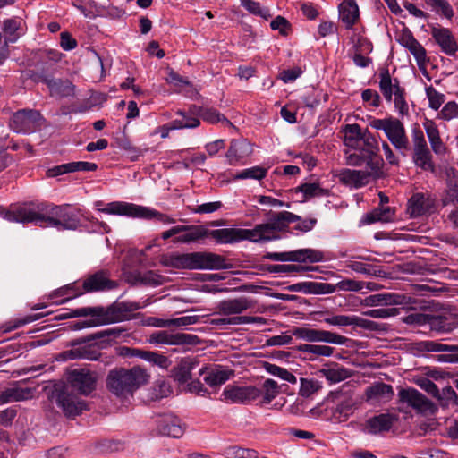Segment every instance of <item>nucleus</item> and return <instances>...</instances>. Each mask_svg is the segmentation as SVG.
<instances>
[{
  "label": "nucleus",
  "instance_id": "6ab92c4d",
  "mask_svg": "<svg viewBox=\"0 0 458 458\" xmlns=\"http://www.w3.org/2000/svg\"><path fill=\"white\" fill-rule=\"evenodd\" d=\"M252 152L253 148L250 141L245 139H234L231 140L225 157L229 165H238L245 164Z\"/></svg>",
  "mask_w": 458,
  "mask_h": 458
},
{
  "label": "nucleus",
  "instance_id": "7ed1b4c3",
  "mask_svg": "<svg viewBox=\"0 0 458 458\" xmlns=\"http://www.w3.org/2000/svg\"><path fill=\"white\" fill-rule=\"evenodd\" d=\"M161 263L167 267L189 270H220L232 267L223 256L208 251L168 253L162 257Z\"/></svg>",
  "mask_w": 458,
  "mask_h": 458
},
{
  "label": "nucleus",
  "instance_id": "774afa93",
  "mask_svg": "<svg viewBox=\"0 0 458 458\" xmlns=\"http://www.w3.org/2000/svg\"><path fill=\"white\" fill-rule=\"evenodd\" d=\"M411 140L413 144V151L428 148L424 132L418 126L413 127L411 130Z\"/></svg>",
  "mask_w": 458,
  "mask_h": 458
},
{
  "label": "nucleus",
  "instance_id": "338daca9",
  "mask_svg": "<svg viewBox=\"0 0 458 458\" xmlns=\"http://www.w3.org/2000/svg\"><path fill=\"white\" fill-rule=\"evenodd\" d=\"M399 314V310L396 308H380L369 310L363 312V315L374 318H387L395 317Z\"/></svg>",
  "mask_w": 458,
  "mask_h": 458
},
{
  "label": "nucleus",
  "instance_id": "a878e982",
  "mask_svg": "<svg viewBox=\"0 0 458 458\" xmlns=\"http://www.w3.org/2000/svg\"><path fill=\"white\" fill-rule=\"evenodd\" d=\"M432 37L439 45L443 52L451 55L457 50V44L452 32L443 27H434L431 31Z\"/></svg>",
  "mask_w": 458,
  "mask_h": 458
},
{
  "label": "nucleus",
  "instance_id": "680f3d73",
  "mask_svg": "<svg viewBox=\"0 0 458 458\" xmlns=\"http://www.w3.org/2000/svg\"><path fill=\"white\" fill-rule=\"evenodd\" d=\"M458 203V175L454 174L453 177L448 178L447 182V193L444 200V204Z\"/></svg>",
  "mask_w": 458,
  "mask_h": 458
},
{
  "label": "nucleus",
  "instance_id": "39448f33",
  "mask_svg": "<svg viewBox=\"0 0 458 458\" xmlns=\"http://www.w3.org/2000/svg\"><path fill=\"white\" fill-rule=\"evenodd\" d=\"M148 379V374L140 367H133L131 369H114L106 377V387L116 396L126 397L147 383Z\"/></svg>",
  "mask_w": 458,
  "mask_h": 458
},
{
  "label": "nucleus",
  "instance_id": "9b49d317",
  "mask_svg": "<svg viewBox=\"0 0 458 458\" xmlns=\"http://www.w3.org/2000/svg\"><path fill=\"white\" fill-rule=\"evenodd\" d=\"M264 259L274 261H293V262H320L324 259L321 251L312 249H301L288 252H267Z\"/></svg>",
  "mask_w": 458,
  "mask_h": 458
},
{
  "label": "nucleus",
  "instance_id": "f8f14e48",
  "mask_svg": "<svg viewBox=\"0 0 458 458\" xmlns=\"http://www.w3.org/2000/svg\"><path fill=\"white\" fill-rule=\"evenodd\" d=\"M41 115L32 109H21L13 114L11 129L17 133H30L39 125Z\"/></svg>",
  "mask_w": 458,
  "mask_h": 458
},
{
  "label": "nucleus",
  "instance_id": "ddd939ff",
  "mask_svg": "<svg viewBox=\"0 0 458 458\" xmlns=\"http://www.w3.org/2000/svg\"><path fill=\"white\" fill-rule=\"evenodd\" d=\"M262 394V390L253 386H237L227 385L223 393V400L231 403H246L256 401Z\"/></svg>",
  "mask_w": 458,
  "mask_h": 458
},
{
  "label": "nucleus",
  "instance_id": "dca6fc26",
  "mask_svg": "<svg viewBox=\"0 0 458 458\" xmlns=\"http://www.w3.org/2000/svg\"><path fill=\"white\" fill-rule=\"evenodd\" d=\"M391 385L384 382H374L364 392V400L370 405L380 406L389 403L394 397Z\"/></svg>",
  "mask_w": 458,
  "mask_h": 458
},
{
  "label": "nucleus",
  "instance_id": "bf43d9fd",
  "mask_svg": "<svg viewBox=\"0 0 458 458\" xmlns=\"http://www.w3.org/2000/svg\"><path fill=\"white\" fill-rule=\"evenodd\" d=\"M266 370L271 375L278 377L279 378L291 384H295L297 382V377L293 373L288 371L286 369L281 368L275 364L267 363Z\"/></svg>",
  "mask_w": 458,
  "mask_h": 458
},
{
  "label": "nucleus",
  "instance_id": "09e8293b",
  "mask_svg": "<svg viewBox=\"0 0 458 458\" xmlns=\"http://www.w3.org/2000/svg\"><path fill=\"white\" fill-rule=\"evenodd\" d=\"M346 267L352 269V271H354L356 273L367 275V276H377L381 273V270L377 267L370 265V264L363 263V262L358 261V260L348 261L346 263Z\"/></svg>",
  "mask_w": 458,
  "mask_h": 458
},
{
  "label": "nucleus",
  "instance_id": "4468645a",
  "mask_svg": "<svg viewBox=\"0 0 458 458\" xmlns=\"http://www.w3.org/2000/svg\"><path fill=\"white\" fill-rule=\"evenodd\" d=\"M335 405L331 408V419L335 422L346 421L353 413L356 402L351 394L336 392L332 394Z\"/></svg>",
  "mask_w": 458,
  "mask_h": 458
},
{
  "label": "nucleus",
  "instance_id": "6e6552de",
  "mask_svg": "<svg viewBox=\"0 0 458 458\" xmlns=\"http://www.w3.org/2000/svg\"><path fill=\"white\" fill-rule=\"evenodd\" d=\"M54 397L57 406L62 409L64 415L68 418H75L87 408L86 403L72 393L67 387L56 390L54 393Z\"/></svg>",
  "mask_w": 458,
  "mask_h": 458
},
{
  "label": "nucleus",
  "instance_id": "f704fd0d",
  "mask_svg": "<svg viewBox=\"0 0 458 458\" xmlns=\"http://www.w3.org/2000/svg\"><path fill=\"white\" fill-rule=\"evenodd\" d=\"M110 281L104 272H98L89 276L83 283V288L86 292L100 291L111 288Z\"/></svg>",
  "mask_w": 458,
  "mask_h": 458
},
{
  "label": "nucleus",
  "instance_id": "4d7b16f0",
  "mask_svg": "<svg viewBox=\"0 0 458 458\" xmlns=\"http://www.w3.org/2000/svg\"><path fill=\"white\" fill-rule=\"evenodd\" d=\"M116 145L120 149L124 150L129 155L131 161L137 160L140 156L143 155V151L134 147L125 136L117 138Z\"/></svg>",
  "mask_w": 458,
  "mask_h": 458
},
{
  "label": "nucleus",
  "instance_id": "7c9ffc66",
  "mask_svg": "<svg viewBox=\"0 0 458 458\" xmlns=\"http://www.w3.org/2000/svg\"><path fill=\"white\" fill-rule=\"evenodd\" d=\"M344 143L346 147L353 149L361 148L363 131L359 124H346L344 128Z\"/></svg>",
  "mask_w": 458,
  "mask_h": 458
},
{
  "label": "nucleus",
  "instance_id": "37998d69",
  "mask_svg": "<svg viewBox=\"0 0 458 458\" xmlns=\"http://www.w3.org/2000/svg\"><path fill=\"white\" fill-rule=\"evenodd\" d=\"M412 160L416 166L424 171L435 172V165L429 148L413 151Z\"/></svg>",
  "mask_w": 458,
  "mask_h": 458
},
{
  "label": "nucleus",
  "instance_id": "aec40b11",
  "mask_svg": "<svg viewBox=\"0 0 458 458\" xmlns=\"http://www.w3.org/2000/svg\"><path fill=\"white\" fill-rule=\"evenodd\" d=\"M254 305L255 301L245 296H241L235 299H229L220 301L217 305V309L219 314L230 316L240 314L249 309L253 308Z\"/></svg>",
  "mask_w": 458,
  "mask_h": 458
},
{
  "label": "nucleus",
  "instance_id": "603ef678",
  "mask_svg": "<svg viewBox=\"0 0 458 458\" xmlns=\"http://www.w3.org/2000/svg\"><path fill=\"white\" fill-rule=\"evenodd\" d=\"M361 145L363 146L362 152L366 155H375L379 151V144L376 137L369 131L364 130Z\"/></svg>",
  "mask_w": 458,
  "mask_h": 458
},
{
  "label": "nucleus",
  "instance_id": "4c0bfd02",
  "mask_svg": "<svg viewBox=\"0 0 458 458\" xmlns=\"http://www.w3.org/2000/svg\"><path fill=\"white\" fill-rule=\"evenodd\" d=\"M379 77L380 90L386 100L390 102L394 95V90H396L397 88H400L398 81L394 79V83H393L388 69H382L380 71Z\"/></svg>",
  "mask_w": 458,
  "mask_h": 458
},
{
  "label": "nucleus",
  "instance_id": "052dcab7",
  "mask_svg": "<svg viewBox=\"0 0 458 458\" xmlns=\"http://www.w3.org/2000/svg\"><path fill=\"white\" fill-rule=\"evenodd\" d=\"M425 90L428 99V106L434 110H438L445 102V95L437 91L433 86L427 87Z\"/></svg>",
  "mask_w": 458,
  "mask_h": 458
},
{
  "label": "nucleus",
  "instance_id": "f03ea898",
  "mask_svg": "<svg viewBox=\"0 0 458 458\" xmlns=\"http://www.w3.org/2000/svg\"><path fill=\"white\" fill-rule=\"evenodd\" d=\"M292 335L306 342L294 347V350L299 352V357L312 362L333 356L335 349L329 344L344 345L348 340L345 336L333 331L307 327H293Z\"/></svg>",
  "mask_w": 458,
  "mask_h": 458
},
{
  "label": "nucleus",
  "instance_id": "de8ad7c7",
  "mask_svg": "<svg viewBox=\"0 0 458 458\" xmlns=\"http://www.w3.org/2000/svg\"><path fill=\"white\" fill-rule=\"evenodd\" d=\"M233 375L229 369H212L204 376V381L210 386H216L225 383Z\"/></svg>",
  "mask_w": 458,
  "mask_h": 458
},
{
  "label": "nucleus",
  "instance_id": "f3484780",
  "mask_svg": "<svg viewBox=\"0 0 458 458\" xmlns=\"http://www.w3.org/2000/svg\"><path fill=\"white\" fill-rule=\"evenodd\" d=\"M436 199L428 192H416L408 201L407 210L411 217H419L434 211Z\"/></svg>",
  "mask_w": 458,
  "mask_h": 458
},
{
  "label": "nucleus",
  "instance_id": "1a4fd4ad",
  "mask_svg": "<svg viewBox=\"0 0 458 458\" xmlns=\"http://www.w3.org/2000/svg\"><path fill=\"white\" fill-rule=\"evenodd\" d=\"M414 350L420 352H449L437 356V360L446 363H458V344H445L437 341L425 340L414 344Z\"/></svg>",
  "mask_w": 458,
  "mask_h": 458
},
{
  "label": "nucleus",
  "instance_id": "a19ab883",
  "mask_svg": "<svg viewBox=\"0 0 458 458\" xmlns=\"http://www.w3.org/2000/svg\"><path fill=\"white\" fill-rule=\"evenodd\" d=\"M399 41L414 57H426L425 48L413 37L411 31H403Z\"/></svg>",
  "mask_w": 458,
  "mask_h": 458
},
{
  "label": "nucleus",
  "instance_id": "5fc2aeb1",
  "mask_svg": "<svg viewBox=\"0 0 458 458\" xmlns=\"http://www.w3.org/2000/svg\"><path fill=\"white\" fill-rule=\"evenodd\" d=\"M226 458H258L259 454L254 449H246L240 446H229L224 450Z\"/></svg>",
  "mask_w": 458,
  "mask_h": 458
},
{
  "label": "nucleus",
  "instance_id": "c9c22d12",
  "mask_svg": "<svg viewBox=\"0 0 458 458\" xmlns=\"http://www.w3.org/2000/svg\"><path fill=\"white\" fill-rule=\"evenodd\" d=\"M196 362L190 358L182 359L178 366L173 370V377L180 384L188 382L191 377V370L195 368Z\"/></svg>",
  "mask_w": 458,
  "mask_h": 458
},
{
  "label": "nucleus",
  "instance_id": "69168bd1",
  "mask_svg": "<svg viewBox=\"0 0 458 458\" xmlns=\"http://www.w3.org/2000/svg\"><path fill=\"white\" fill-rule=\"evenodd\" d=\"M321 384L314 378H301L300 392L303 396H310L321 388Z\"/></svg>",
  "mask_w": 458,
  "mask_h": 458
},
{
  "label": "nucleus",
  "instance_id": "2eb2a0df",
  "mask_svg": "<svg viewBox=\"0 0 458 458\" xmlns=\"http://www.w3.org/2000/svg\"><path fill=\"white\" fill-rule=\"evenodd\" d=\"M148 342L150 344H166V345H194L198 344L199 338L195 335L185 333H170L168 331H156L149 335Z\"/></svg>",
  "mask_w": 458,
  "mask_h": 458
},
{
  "label": "nucleus",
  "instance_id": "412c9836",
  "mask_svg": "<svg viewBox=\"0 0 458 458\" xmlns=\"http://www.w3.org/2000/svg\"><path fill=\"white\" fill-rule=\"evenodd\" d=\"M157 430L161 435L174 438H179L184 433V428L180 419L172 414H165L159 417Z\"/></svg>",
  "mask_w": 458,
  "mask_h": 458
},
{
  "label": "nucleus",
  "instance_id": "2f4dec72",
  "mask_svg": "<svg viewBox=\"0 0 458 458\" xmlns=\"http://www.w3.org/2000/svg\"><path fill=\"white\" fill-rule=\"evenodd\" d=\"M319 372L331 384L339 383L352 376V370L336 363L331 368L320 369Z\"/></svg>",
  "mask_w": 458,
  "mask_h": 458
},
{
  "label": "nucleus",
  "instance_id": "a211bd4d",
  "mask_svg": "<svg viewBox=\"0 0 458 458\" xmlns=\"http://www.w3.org/2000/svg\"><path fill=\"white\" fill-rule=\"evenodd\" d=\"M400 403L420 412H425L432 409V403L417 389L409 387L401 389L398 393Z\"/></svg>",
  "mask_w": 458,
  "mask_h": 458
},
{
  "label": "nucleus",
  "instance_id": "393cba45",
  "mask_svg": "<svg viewBox=\"0 0 458 458\" xmlns=\"http://www.w3.org/2000/svg\"><path fill=\"white\" fill-rule=\"evenodd\" d=\"M338 176L341 182L356 189L366 186L371 181L369 172L364 170H352L346 168L343 169Z\"/></svg>",
  "mask_w": 458,
  "mask_h": 458
},
{
  "label": "nucleus",
  "instance_id": "f257e3e1",
  "mask_svg": "<svg viewBox=\"0 0 458 458\" xmlns=\"http://www.w3.org/2000/svg\"><path fill=\"white\" fill-rule=\"evenodd\" d=\"M0 216L12 223H34L59 230H74L80 225L78 216L71 211L69 205L57 206L46 202L13 206L8 210L0 208Z\"/></svg>",
  "mask_w": 458,
  "mask_h": 458
},
{
  "label": "nucleus",
  "instance_id": "9d476101",
  "mask_svg": "<svg viewBox=\"0 0 458 458\" xmlns=\"http://www.w3.org/2000/svg\"><path fill=\"white\" fill-rule=\"evenodd\" d=\"M67 380L79 394L89 395L96 389L98 377L89 369H75L68 373Z\"/></svg>",
  "mask_w": 458,
  "mask_h": 458
},
{
  "label": "nucleus",
  "instance_id": "79ce46f5",
  "mask_svg": "<svg viewBox=\"0 0 458 458\" xmlns=\"http://www.w3.org/2000/svg\"><path fill=\"white\" fill-rule=\"evenodd\" d=\"M198 114L203 121L208 123L215 124L217 123H222L226 126L234 128L233 124L224 114H222L215 108L200 107Z\"/></svg>",
  "mask_w": 458,
  "mask_h": 458
},
{
  "label": "nucleus",
  "instance_id": "4be33fe9",
  "mask_svg": "<svg viewBox=\"0 0 458 458\" xmlns=\"http://www.w3.org/2000/svg\"><path fill=\"white\" fill-rule=\"evenodd\" d=\"M339 21L345 29L351 30L360 20V11L356 0H343L338 6Z\"/></svg>",
  "mask_w": 458,
  "mask_h": 458
},
{
  "label": "nucleus",
  "instance_id": "13d9d810",
  "mask_svg": "<svg viewBox=\"0 0 458 458\" xmlns=\"http://www.w3.org/2000/svg\"><path fill=\"white\" fill-rule=\"evenodd\" d=\"M267 173V169L261 166H253L250 168H247L242 170L237 174H235L234 179L236 180H244V179H255L261 180L266 177Z\"/></svg>",
  "mask_w": 458,
  "mask_h": 458
},
{
  "label": "nucleus",
  "instance_id": "5701e85b",
  "mask_svg": "<svg viewBox=\"0 0 458 458\" xmlns=\"http://www.w3.org/2000/svg\"><path fill=\"white\" fill-rule=\"evenodd\" d=\"M396 417L391 413H381L366 421L365 429L369 434L377 435L391 429Z\"/></svg>",
  "mask_w": 458,
  "mask_h": 458
},
{
  "label": "nucleus",
  "instance_id": "8fccbe9b",
  "mask_svg": "<svg viewBox=\"0 0 458 458\" xmlns=\"http://www.w3.org/2000/svg\"><path fill=\"white\" fill-rule=\"evenodd\" d=\"M259 389L262 390V394L259 396L262 398L261 403L266 404L270 403L279 393L277 382L270 378L265 380L262 387Z\"/></svg>",
  "mask_w": 458,
  "mask_h": 458
},
{
  "label": "nucleus",
  "instance_id": "864d4df0",
  "mask_svg": "<svg viewBox=\"0 0 458 458\" xmlns=\"http://www.w3.org/2000/svg\"><path fill=\"white\" fill-rule=\"evenodd\" d=\"M137 355L138 357H140L143 360L149 361L162 369H167L171 364V361L166 356L154 352L139 351Z\"/></svg>",
  "mask_w": 458,
  "mask_h": 458
},
{
  "label": "nucleus",
  "instance_id": "20e7f679",
  "mask_svg": "<svg viewBox=\"0 0 458 458\" xmlns=\"http://www.w3.org/2000/svg\"><path fill=\"white\" fill-rule=\"evenodd\" d=\"M139 308L134 303L120 302L111 307L106 315L103 314L102 308H81L71 311L62 312L57 315L58 319H67L71 318L91 316L90 319L77 323L76 328L96 327L112 322L122 321L127 318L128 313L136 310Z\"/></svg>",
  "mask_w": 458,
  "mask_h": 458
},
{
  "label": "nucleus",
  "instance_id": "c756f323",
  "mask_svg": "<svg viewBox=\"0 0 458 458\" xmlns=\"http://www.w3.org/2000/svg\"><path fill=\"white\" fill-rule=\"evenodd\" d=\"M315 320L320 323H326L332 327H349L352 326V316L334 315L329 310H319L313 313Z\"/></svg>",
  "mask_w": 458,
  "mask_h": 458
},
{
  "label": "nucleus",
  "instance_id": "e433bc0d",
  "mask_svg": "<svg viewBox=\"0 0 458 458\" xmlns=\"http://www.w3.org/2000/svg\"><path fill=\"white\" fill-rule=\"evenodd\" d=\"M394 211L386 206H379L374 208L370 213L365 215L363 221L366 224H373L376 222L387 223L393 220Z\"/></svg>",
  "mask_w": 458,
  "mask_h": 458
},
{
  "label": "nucleus",
  "instance_id": "49530a36",
  "mask_svg": "<svg viewBox=\"0 0 458 458\" xmlns=\"http://www.w3.org/2000/svg\"><path fill=\"white\" fill-rule=\"evenodd\" d=\"M368 168H369V179L381 178L384 174L383 166L384 160L377 154L366 155L365 162Z\"/></svg>",
  "mask_w": 458,
  "mask_h": 458
},
{
  "label": "nucleus",
  "instance_id": "a18cd8bd",
  "mask_svg": "<svg viewBox=\"0 0 458 458\" xmlns=\"http://www.w3.org/2000/svg\"><path fill=\"white\" fill-rule=\"evenodd\" d=\"M167 82L173 84L180 89V91L183 88H187L185 94L189 97H192L198 94L197 89L193 87L192 83L186 78L181 76L174 71H170L166 79Z\"/></svg>",
  "mask_w": 458,
  "mask_h": 458
},
{
  "label": "nucleus",
  "instance_id": "e2e57ef3",
  "mask_svg": "<svg viewBox=\"0 0 458 458\" xmlns=\"http://www.w3.org/2000/svg\"><path fill=\"white\" fill-rule=\"evenodd\" d=\"M352 326H357L366 330L382 331L385 329V326L383 324L358 316H352Z\"/></svg>",
  "mask_w": 458,
  "mask_h": 458
},
{
  "label": "nucleus",
  "instance_id": "cd10ccee",
  "mask_svg": "<svg viewBox=\"0 0 458 458\" xmlns=\"http://www.w3.org/2000/svg\"><path fill=\"white\" fill-rule=\"evenodd\" d=\"M35 389L30 387L13 386L0 392V403L21 402L31 399Z\"/></svg>",
  "mask_w": 458,
  "mask_h": 458
},
{
  "label": "nucleus",
  "instance_id": "bb28decb",
  "mask_svg": "<svg viewBox=\"0 0 458 458\" xmlns=\"http://www.w3.org/2000/svg\"><path fill=\"white\" fill-rule=\"evenodd\" d=\"M182 232L174 238V243H191L208 236V230L202 225H179Z\"/></svg>",
  "mask_w": 458,
  "mask_h": 458
},
{
  "label": "nucleus",
  "instance_id": "3c124183",
  "mask_svg": "<svg viewBox=\"0 0 458 458\" xmlns=\"http://www.w3.org/2000/svg\"><path fill=\"white\" fill-rule=\"evenodd\" d=\"M241 5L250 13L260 16L266 21L272 17L269 9L262 7L259 2L253 0H241Z\"/></svg>",
  "mask_w": 458,
  "mask_h": 458
},
{
  "label": "nucleus",
  "instance_id": "6e6d98bb",
  "mask_svg": "<svg viewBox=\"0 0 458 458\" xmlns=\"http://www.w3.org/2000/svg\"><path fill=\"white\" fill-rule=\"evenodd\" d=\"M297 191H301V193H303L305 198L329 195L328 190L321 188L320 185L316 182L303 183L297 188Z\"/></svg>",
  "mask_w": 458,
  "mask_h": 458
},
{
  "label": "nucleus",
  "instance_id": "473e14b6",
  "mask_svg": "<svg viewBox=\"0 0 458 458\" xmlns=\"http://www.w3.org/2000/svg\"><path fill=\"white\" fill-rule=\"evenodd\" d=\"M300 220V216L288 211L272 213L268 218L270 225L276 232L284 230L291 223Z\"/></svg>",
  "mask_w": 458,
  "mask_h": 458
},
{
  "label": "nucleus",
  "instance_id": "0e129e2a",
  "mask_svg": "<svg viewBox=\"0 0 458 458\" xmlns=\"http://www.w3.org/2000/svg\"><path fill=\"white\" fill-rule=\"evenodd\" d=\"M456 117H458V104L454 101L447 102L437 115V119L444 121H451Z\"/></svg>",
  "mask_w": 458,
  "mask_h": 458
},
{
  "label": "nucleus",
  "instance_id": "c85d7f7f",
  "mask_svg": "<svg viewBox=\"0 0 458 458\" xmlns=\"http://www.w3.org/2000/svg\"><path fill=\"white\" fill-rule=\"evenodd\" d=\"M42 81L47 85L50 95L56 98L73 96L74 86L69 81H55L48 76H41Z\"/></svg>",
  "mask_w": 458,
  "mask_h": 458
},
{
  "label": "nucleus",
  "instance_id": "58836bf2",
  "mask_svg": "<svg viewBox=\"0 0 458 458\" xmlns=\"http://www.w3.org/2000/svg\"><path fill=\"white\" fill-rule=\"evenodd\" d=\"M208 236L216 240L218 243H233L239 242L240 229L224 228L208 231Z\"/></svg>",
  "mask_w": 458,
  "mask_h": 458
},
{
  "label": "nucleus",
  "instance_id": "0eeeda50",
  "mask_svg": "<svg viewBox=\"0 0 458 458\" xmlns=\"http://www.w3.org/2000/svg\"><path fill=\"white\" fill-rule=\"evenodd\" d=\"M369 125L375 130L383 131L393 147L405 156V152L409 150V138L404 124L398 118L393 116L384 119L372 118Z\"/></svg>",
  "mask_w": 458,
  "mask_h": 458
},
{
  "label": "nucleus",
  "instance_id": "72a5a7b5",
  "mask_svg": "<svg viewBox=\"0 0 458 458\" xmlns=\"http://www.w3.org/2000/svg\"><path fill=\"white\" fill-rule=\"evenodd\" d=\"M21 21L18 18L5 19L2 24V30L4 37V42L14 43L20 38Z\"/></svg>",
  "mask_w": 458,
  "mask_h": 458
},
{
  "label": "nucleus",
  "instance_id": "b1692460",
  "mask_svg": "<svg viewBox=\"0 0 458 458\" xmlns=\"http://www.w3.org/2000/svg\"><path fill=\"white\" fill-rule=\"evenodd\" d=\"M405 296L395 293H383L371 294L363 301L365 306H393L405 303Z\"/></svg>",
  "mask_w": 458,
  "mask_h": 458
},
{
  "label": "nucleus",
  "instance_id": "423d86ee",
  "mask_svg": "<svg viewBox=\"0 0 458 458\" xmlns=\"http://www.w3.org/2000/svg\"><path fill=\"white\" fill-rule=\"evenodd\" d=\"M98 211L105 214L125 216L132 218H157L159 222L165 225L174 224L175 222L174 218L165 214L159 213L155 209L123 201H113L107 203L104 208H98Z\"/></svg>",
  "mask_w": 458,
  "mask_h": 458
},
{
  "label": "nucleus",
  "instance_id": "ea45409f",
  "mask_svg": "<svg viewBox=\"0 0 458 458\" xmlns=\"http://www.w3.org/2000/svg\"><path fill=\"white\" fill-rule=\"evenodd\" d=\"M428 323L432 331L441 334L449 333L457 326L454 318L444 316H433L428 318Z\"/></svg>",
  "mask_w": 458,
  "mask_h": 458
},
{
  "label": "nucleus",
  "instance_id": "c03bdc74",
  "mask_svg": "<svg viewBox=\"0 0 458 458\" xmlns=\"http://www.w3.org/2000/svg\"><path fill=\"white\" fill-rule=\"evenodd\" d=\"M134 279L136 282L148 286H159L166 282V278L164 276L152 270L137 272L134 275Z\"/></svg>",
  "mask_w": 458,
  "mask_h": 458
}]
</instances>
